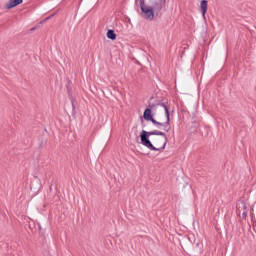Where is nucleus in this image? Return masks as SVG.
Here are the masks:
<instances>
[{
  "label": "nucleus",
  "instance_id": "f257e3e1",
  "mask_svg": "<svg viewBox=\"0 0 256 256\" xmlns=\"http://www.w3.org/2000/svg\"><path fill=\"white\" fill-rule=\"evenodd\" d=\"M143 117L145 121H151L154 125L158 126V129H163L166 133L171 131V118L169 117V108L165 104H157L156 106H150L147 108Z\"/></svg>",
  "mask_w": 256,
  "mask_h": 256
},
{
  "label": "nucleus",
  "instance_id": "f03ea898",
  "mask_svg": "<svg viewBox=\"0 0 256 256\" xmlns=\"http://www.w3.org/2000/svg\"><path fill=\"white\" fill-rule=\"evenodd\" d=\"M140 140L144 147L151 149V151H163L167 146V135L163 132H147L143 130L140 133Z\"/></svg>",
  "mask_w": 256,
  "mask_h": 256
},
{
  "label": "nucleus",
  "instance_id": "7ed1b4c3",
  "mask_svg": "<svg viewBox=\"0 0 256 256\" xmlns=\"http://www.w3.org/2000/svg\"><path fill=\"white\" fill-rule=\"evenodd\" d=\"M167 0H140V9L142 17L146 21H153L155 19V10L161 9Z\"/></svg>",
  "mask_w": 256,
  "mask_h": 256
},
{
  "label": "nucleus",
  "instance_id": "20e7f679",
  "mask_svg": "<svg viewBox=\"0 0 256 256\" xmlns=\"http://www.w3.org/2000/svg\"><path fill=\"white\" fill-rule=\"evenodd\" d=\"M236 213L240 219L247 218V205L243 201H239L236 205Z\"/></svg>",
  "mask_w": 256,
  "mask_h": 256
},
{
  "label": "nucleus",
  "instance_id": "39448f33",
  "mask_svg": "<svg viewBox=\"0 0 256 256\" xmlns=\"http://www.w3.org/2000/svg\"><path fill=\"white\" fill-rule=\"evenodd\" d=\"M23 3V0H9L5 4L6 9H13V7H17V5H21Z\"/></svg>",
  "mask_w": 256,
  "mask_h": 256
},
{
  "label": "nucleus",
  "instance_id": "423d86ee",
  "mask_svg": "<svg viewBox=\"0 0 256 256\" xmlns=\"http://www.w3.org/2000/svg\"><path fill=\"white\" fill-rule=\"evenodd\" d=\"M200 9L202 11L203 17H205V13H207V1L206 0L201 1Z\"/></svg>",
  "mask_w": 256,
  "mask_h": 256
},
{
  "label": "nucleus",
  "instance_id": "0eeeda50",
  "mask_svg": "<svg viewBox=\"0 0 256 256\" xmlns=\"http://www.w3.org/2000/svg\"><path fill=\"white\" fill-rule=\"evenodd\" d=\"M107 37H108V39L115 41V39H117V34H115V31H113V30H108Z\"/></svg>",
  "mask_w": 256,
  "mask_h": 256
}]
</instances>
